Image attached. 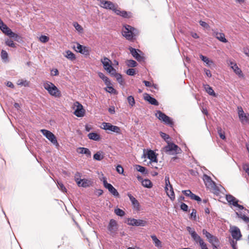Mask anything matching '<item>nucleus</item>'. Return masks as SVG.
<instances>
[{
    "label": "nucleus",
    "mask_w": 249,
    "mask_h": 249,
    "mask_svg": "<svg viewBox=\"0 0 249 249\" xmlns=\"http://www.w3.org/2000/svg\"><path fill=\"white\" fill-rule=\"evenodd\" d=\"M43 86L51 96L56 98H59L61 96V91L53 83L46 81L44 82Z\"/></svg>",
    "instance_id": "1"
},
{
    "label": "nucleus",
    "mask_w": 249,
    "mask_h": 249,
    "mask_svg": "<svg viewBox=\"0 0 249 249\" xmlns=\"http://www.w3.org/2000/svg\"><path fill=\"white\" fill-rule=\"evenodd\" d=\"M162 151L169 155H177L181 152V149L173 142H168L167 145L164 146Z\"/></svg>",
    "instance_id": "2"
},
{
    "label": "nucleus",
    "mask_w": 249,
    "mask_h": 249,
    "mask_svg": "<svg viewBox=\"0 0 249 249\" xmlns=\"http://www.w3.org/2000/svg\"><path fill=\"white\" fill-rule=\"evenodd\" d=\"M124 27V30L123 31V35L127 40H132L133 37L136 36L138 33V30L136 29L129 25H125Z\"/></svg>",
    "instance_id": "3"
},
{
    "label": "nucleus",
    "mask_w": 249,
    "mask_h": 249,
    "mask_svg": "<svg viewBox=\"0 0 249 249\" xmlns=\"http://www.w3.org/2000/svg\"><path fill=\"white\" fill-rule=\"evenodd\" d=\"M155 116L165 124L170 126H172L174 125V123L171 118L161 111L157 110L155 113Z\"/></svg>",
    "instance_id": "4"
},
{
    "label": "nucleus",
    "mask_w": 249,
    "mask_h": 249,
    "mask_svg": "<svg viewBox=\"0 0 249 249\" xmlns=\"http://www.w3.org/2000/svg\"><path fill=\"white\" fill-rule=\"evenodd\" d=\"M42 134L56 147L59 146L55 136L51 131L46 129H41Z\"/></svg>",
    "instance_id": "5"
},
{
    "label": "nucleus",
    "mask_w": 249,
    "mask_h": 249,
    "mask_svg": "<svg viewBox=\"0 0 249 249\" xmlns=\"http://www.w3.org/2000/svg\"><path fill=\"white\" fill-rule=\"evenodd\" d=\"M101 128L106 131H110L118 134H121V130L119 127L113 125L109 123L103 122L101 124Z\"/></svg>",
    "instance_id": "6"
},
{
    "label": "nucleus",
    "mask_w": 249,
    "mask_h": 249,
    "mask_svg": "<svg viewBox=\"0 0 249 249\" xmlns=\"http://www.w3.org/2000/svg\"><path fill=\"white\" fill-rule=\"evenodd\" d=\"M237 110L239 119L241 124H249V114L245 113L240 106L237 107Z\"/></svg>",
    "instance_id": "7"
},
{
    "label": "nucleus",
    "mask_w": 249,
    "mask_h": 249,
    "mask_svg": "<svg viewBox=\"0 0 249 249\" xmlns=\"http://www.w3.org/2000/svg\"><path fill=\"white\" fill-rule=\"evenodd\" d=\"M203 179L207 188L212 189L215 192L219 191L218 187L210 177L204 174Z\"/></svg>",
    "instance_id": "8"
},
{
    "label": "nucleus",
    "mask_w": 249,
    "mask_h": 249,
    "mask_svg": "<svg viewBox=\"0 0 249 249\" xmlns=\"http://www.w3.org/2000/svg\"><path fill=\"white\" fill-rule=\"evenodd\" d=\"M118 227L117 221L113 219H110L107 226L108 233L112 236L115 235L117 233Z\"/></svg>",
    "instance_id": "9"
},
{
    "label": "nucleus",
    "mask_w": 249,
    "mask_h": 249,
    "mask_svg": "<svg viewBox=\"0 0 249 249\" xmlns=\"http://www.w3.org/2000/svg\"><path fill=\"white\" fill-rule=\"evenodd\" d=\"M104 69L109 73L114 71L115 69L111 65V60L106 57L101 59Z\"/></svg>",
    "instance_id": "10"
},
{
    "label": "nucleus",
    "mask_w": 249,
    "mask_h": 249,
    "mask_svg": "<svg viewBox=\"0 0 249 249\" xmlns=\"http://www.w3.org/2000/svg\"><path fill=\"white\" fill-rule=\"evenodd\" d=\"M103 184L104 187L108 189V191L114 196L119 197V194L117 190L110 183H107L105 178H103Z\"/></svg>",
    "instance_id": "11"
},
{
    "label": "nucleus",
    "mask_w": 249,
    "mask_h": 249,
    "mask_svg": "<svg viewBox=\"0 0 249 249\" xmlns=\"http://www.w3.org/2000/svg\"><path fill=\"white\" fill-rule=\"evenodd\" d=\"M101 6L105 9L112 10L114 12L117 8L118 5L114 4L110 1H106L105 0H100Z\"/></svg>",
    "instance_id": "12"
},
{
    "label": "nucleus",
    "mask_w": 249,
    "mask_h": 249,
    "mask_svg": "<svg viewBox=\"0 0 249 249\" xmlns=\"http://www.w3.org/2000/svg\"><path fill=\"white\" fill-rule=\"evenodd\" d=\"M74 105L76 107V109L74 111V114L78 117H83L85 114V110L83 106L78 102H76Z\"/></svg>",
    "instance_id": "13"
},
{
    "label": "nucleus",
    "mask_w": 249,
    "mask_h": 249,
    "mask_svg": "<svg viewBox=\"0 0 249 249\" xmlns=\"http://www.w3.org/2000/svg\"><path fill=\"white\" fill-rule=\"evenodd\" d=\"M127 224L129 225L135 226L144 227L147 224V221L141 219H136L134 218H128Z\"/></svg>",
    "instance_id": "14"
},
{
    "label": "nucleus",
    "mask_w": 249,
    "mask_h": 249,
    "mask_svg": "<svg viewBox=\"0 0 249 249\" xmlns=\"http://www.w3.org/2000/svg\"><path fill=\"white\" fill-rule=\"evenodd\" d=\"M186 229L191 235L193 240L196 243H198L199 244L200 243L203 241L201 237L198 235L197 233L190 227H187Z\"/></svg>",
    "instance_id": "15"
},
{
    "label": "nucleus",
    "mask_w": 249,
    "mask_h": 249,
    "mask_svg": "<svg viewBox=\"0 0 249 249\" xmlns=\"http://www.w3.org/2000/svg\"><path fill=\"white\" fill-rule=\"evenodd\" d=\"M202 233L204 235H205L206 237L208 240V241L212 244V245L213 244H219V242L218 239L216 237L211 234L206 230L203 229L202 230Z\"/></svg>",
    "instance_id": "16"
},
{
    "label": "nucleus",
    "mask_w": 249,
    "mask_h": 249,
    "mask_svg": "<svg viewBox=\"0 0 249 249\" xmlns=\"http://www.w3.org/2000/svg\"><path fill=\"white\" fill-rule=\"evenodd\" d=\"M231 233L232 238L236 240H240L242 234L240 229L236 226H233L231 228Z\"/></svg>",
    "instance_id": "17"
},
{
    "label": "nucleus",
    "mask_w": 249,
    "mask_h": 249,
    "mask_svg": "<svg viewBox=\"0 0 249 249\" xmlns=\"http://www.w3.org/2000/svg\"><path fill=\"white\" fill-rule=\"evenodd\" d=\"M74 48L75 49L76 52L81 54H83L85 55H88L89 54V48L86 46H83L78 43H77L76 47L74 46Z\"/></svg>",
    "instance_id": "18"
},
{
    "label": "nucleus",
    "mask_w": 249,
    "mask_h": 249,
    "mask_svg": "<svg viewBox=\"0 0 249 249\" xmlns=\"http://www.w3.org/2000/svg\"><path fill=\"white\" fill-rule=\"evenodd\" d=\"M129 50L131 53L132 55L138 61H142L143 60V57L142 56L138 53L142 52L139 50H136L132 47H129Z\"/></svg>",
    "instance_id": "19"
},
{
    "label": "nucleus",
    "mask_w": 249,
    "mask_h": 249,
    "mask_svg": "<svg viewBox=\"0 0 249 249\" xmlns=\"http://www.w3.org/2000/svg\"><path fill=\"white\" fill-rule=\"evenodd\" d=\"M75 181L79 187H88L91 185V181L87 179H75Z\"/></svg>",
    "instance_id": "20"
},
{
    "label": "nucleus",
    "mask_w": 249,
    "mask_h": 249,
    "mask_svg": "<svg viewBox=\"0 0 249 249\" xmlns=\"http://www.w3.org/2000/svg\"><path fill=\"white\" fill-rule=\"evenodd\" d=\"M147 158L150 160V162H157L158 159L156 153L151 150L148 151L147 153Z\"/></svg>",
    "instance_id": "21"
},
{
    "label": "nucleus",
    "mask_w": 249,
    "mask_h": 249,
    "mask_svg": "<svg viewBox=\"0 0 249 249\" xmlns=\"http://www.w3.org/2000/svg\"><path fill=\"white\" fill-rule=\"evenodd\" d=\"M214 36L219 41L223 43H226L228 40L225 38V36L224 33H219L217 31H214L213 32Z\"/></svg>",
    "instance_id": "22"
},
{
    "label": "nucleus",
    "mask_w": 249,
    "mask_h": 249,
    "mask_svg": "<svg viewBox=\"0 0 249 249\" xmlns=\"http://www.w3.org/2000/svg\"><path fill=\"white\" fill-rule=\"evenodd\" d=\"M114 13L120 16H121L124 18H130L131 17V13L130 12H127L125 11H121L120 9H116Z\"/></svg>",
    "instance_id": "23"
},
{
    "label": "nucleus",
    "mask_w": 249,
    "mask_h": 249,
    "mask_svg": "<svg viewBox=\"0 0 249 249\" xmlns=\"http://www.w3.org/2000/svg\"><path fill=\"white\" fill-rule=\"evenodd\" d=\"M77 153L85 154L87 157H91V152L88 148L85 147H78L76 149Z\"/></svg>",
    "instance_id": "24"
},
{
    "label": "nucleus",
    "mask_w": 249,
    "mask_h": 249,
    "mask_svg": "<svg viewBox=\"0 0 249 249\" xmlns=\"http://www.w3.org/2000/svg\"><path fill=\"white\" fill-rule=\"evenodd\" d=\"M144 98L146 101H148L150 104H151L152 105H159V102L157 101V100L155 98L151 96L148 94H146V95L144 96Z\"/></svg>",
    "instance_id": "25"
},
{
    "label": "nucleus",
    "mask_w": 249,
    "mask_h": 249,
    "mask_svg": "<svg viewBox=\"0 0 249 249\" xmlns=\"http://www.w3.org/2000/svg\"><path fill=\"white\" fill-rule=\"evenodd\" d=\"M128 197L129 198L130 200L131 201L132 205L138 210L139 209L140 204L138 201L130 194L128 193L127 194Z\"/></svg>",
    "instance_id": "26"
},
{
    "label": "nucleus",
    "mask_w": 249,
    "mask_h": 249,
    "mask_svg": "<svg viewBox=\"0 0 249 249\" xmlns=\"http://www.w3.org/2000/svg\"><path fill=\"white\" fill-rule=\"evenodd\" d=\"M98 75L101 79H102L104 81L105 84L107 86L111 85V83L110 82V81L109 80L108 78L103 73L101 72H98Z\"/></svg>",
    "instance_id": "27"
},
{
    "label": "nucleus",
    "mask_w": 249,
    "mask_h": 249,
    "mask_svg": "<svg viewBox=\"0 0 249 249\" xmlns=\"http://www.w3.org/2000/svg\"><path fill=\"white\" fill-rule=\"evenodd\" d=\"M151 237L155 244V246L159 249H161L162 247L161 242L159 240L155 235H151Z\"/></svg>",
    "instance_id": "28"
},
{
    "label": "nucleus",
    "mask_w": 249,
    "mask_h": 249,
    "mask_svg": "<svg viewBox=\"0 0 249 249\" xmlns=\"http://www.w3.org/2000/svg\"><path fill=\"white\" fill-rule=\"evenodd\" d=\"M199 57L201 60L205 63L208 66L210 67L211 65H213V61L210 60L207 57L204 56L202 54H200Z\"/></svg>",
    "instance_id": "29"
},
{
    "label": "nucleus",
    "mask_w": 249,
    "mask_h": 249,
    "mask_svg": "<svg viewBox=\"0 0 249 249\" xmlns=\"http://www.w3.org/2000/svg\"><path fill=\"white\" fill-rule=\"evenodd\" d=\"M226 198L227 201L230 204L233 206V204H234L235 202H238V200H237L235 197L232 196L231 195H227L226 196Z\"/></svg>",
    "instance_id": "30"
},
{
    "label": "nucleus",
    "mask_w": 249,
    "mask_h": 249,
    "mask_svg": "<svg viewBox=\"0 0 249 249\" xmlns=\"http://www.w3.org/2000/svg\"><path fill=\"white\" fill-rule=\"evenodd\" d=\"M64 55L66 57L71 61L74 60L76 58L75 54L70 50L65 51Z\"/></svg>",
    "instance_id": "31"
},
{
    "label": "nucleus",
    "mask_w": 249,
    "mask_h": 249,
    "mask_svg": "<svg viewBox=\"0 0 249 249\" xmlns=\"http://www.w3.org/2000/svg\"><path fill=\"white\" fill-rule=\"evenodd\" d=\"M88 138L90 140H93L94 141H99L100 139V137L99 135L95 132L89 133L88 135Z\"/></svg>",
    "instance_id": "32"
},
{
    "label": "nucleus",
    "mask_w": 249,
    "mask_h": 249,
    "mask_svg": "<svg viewBox=\"0 0 249 249\" xmlns=\"http://www.w3.org/2000/svg\"><path fill=\"white\" fill-rule=\"evenodd\" d=\"M205 89L206 91L210 95L213 96L214 97L216 96V94L212 88L210 87L209 85H205Z\"/></svg>",
    "instance_id": "33"
},
{
    "label": "nucleus",
    "mask_w": 249,
    "mask_h": 249,
    "mask_svg": "<svg viewBox=\"0 0 249 249\" xmlns=\"http://www.w3.org/2000/svg\"><path fill=\"white\" fill-rule=\"evenodd\" d=\"M103 153L102 151H99L97 152L95 154L93 155V159L98 161H100L104 158V155L102 154Z\"/></svg>",
    "instance_id": "34"
},
{
    "label": "nucleus",
    "mask_w": 249,
    "mask_h": 249,
    "mask_svg": "<svg viewBox=\"0 0 249 249\" xmlns=\"http://www.w3.org/2000/svg\"><path fill=\"white\" fill-rule=\"evenodd\" d=\"M142 184L143 186L147 188H151L152 187V183L148 179H145L142 181Z\"/></svg>",
    "instance_id": "35"
},
{
    "label": "nucleus",
    "mask_w": 249,
    "mask_h": 249,
    "mask_svg": "<svg viewBox=\"0 0 249 249\" xmlns=\"http://www.w3.org/2000/svg\"><path fill=\"white\" fill-rule=\"evenodd\" d=\"M167 195L172 200H174L175 199V195L172 186H170L169 190L167 193Z\"/></svg>",
    "instance_id": "36"
},
{
    "label": "nucleus",
    "mask_w": 249,
    "mask_h": 249,
    "mask_svg": "<svg viewBox=\"0 0 249 249\" xmlns=\"http://www.w3.org/2000/svg\"><path fill=\"white\" fill-rule=\"evenodd\" d=\"M136 169L138 171H139L142 174H147V171L146 169V168L143 166H142L141 165H136Z\"/></svg>",
    "instance_id": "37"
},
{
    "label": "nucleus",
    "mask_w": 249,
    "mask_h": 249,
    "mask_svg": "<svg viewBox=\"0 0 249 249\" xmlns=\"http://www.w3.org/2000/svg\"><path fill=\"white\" fill-rule=\"evenodd\" d=\"M237 215L239 218L243 219L246 223H248L249 222V217L246 216L244 214L242 213H236Z\"/></svg>",
    "instance_id": "38"
},
{
    "label": "nucleus",
    "mask_w": 249,
    "mask_h": 249,
    "mask_svg": "<svg viewBox=\"0 0 249 249\" xmlns=\"http://www.w3.org/2000/svg\"><path fill=\"white\" fill-rule=\"evenodd\" d=\"M9 34H10L8 35V36L10 38H13L16 41H18V40L21 38L20 36L18 35L13 32L12 31H11Z\"/></svg>",
    "instance_id": "39"
},
{
    "label": "nucleus",
    "mask_w": 249,
    "mask_h": 249,
    "mask_svg": "<svg viewBox=\"0 0 249 249\" xmlns=\"http://www.w3.org/2000/svg\"><path fill=\"white\" fill-rule=\"evenodd\" d=\"M1 31L6 35H9L12 30L5 24L2 28L0 29Z\"/></svg>",
    "instance_id": "40"
},
{
    "label": "nucleus",
    "mask_w": 249,
    "mask_h": 249,
    "mask_svg": "<svg viewBox=\"0 0 249 249\" xmlns=\"http://www.w3.org/2000/svg\"><path fill=\"white\" fill-rule=\"evenodd\" d=\"M5 44L7 46L12 47V48H16V44L13 41L10 39H6L5 40Z\"/></svg>",
    "instance_id": "41"
},
{
    "label": "nucleus",
    "mask_w": 249,
    "mask_h": 249,
    "mask_svg": "<svg viewBox=\"0 0 249 249\" xmlns=\"http://www.w3.org/2000/svg\"><path fill=\"white\" fill-rule=\"evenodd\" d=\"M114 213H115L120 216H123L125 214V212L122 210V209H120L119 208H116L114 210Z\"/></svg>",
    "instance_id": "42"
},
{
    "label": "nucleus",
    "mask_w": 249,
    "mask_h": 249,
    "mask_svg": "<svg viewBox=\"0 0 249 249\" xmlns=\"http://www.w3.org/2000/svg\"><path fill=\"white\" fill-rule=\"evenodd\" d=\"M217 132L220 138L221 139H225L226 137L225 135V132L222 130L221 127H219L217 128Z\"/></svg>",
    "instance_id": "43"
},
{
    "label": "nucleus",
    "mask_w": 249,
    "mask_h": 249,
    "mask_svg": "<svg viewBox=\"0 0 249 249\" xmlns=\"http://www.w3.org/2000/svg\"><path fill=\"white\" fill-rule=\"evenodd\" d=\"M127 99L129 106L133 107L135 104L134 98L132 96H129Z\"/></svg>",
    "instance_id": "44"
},
{
    "label": "nucleus",
    "mask_w": 249,
    "mask_h": 249,
    "mask_svg": "<svg viewBox=\"0 0 249 249\" xmlns=\"http://www.w3.org/2000/svg\"><path fill=\"white\" fill-rule=\"evenodd\" d=\"M126 64L128 67H135L137 66V63L135 60L130 59L127 61Z\"/></svg>",
    "instance_id": "45"
},
{
    "label": "nucleus",
    "mask_w": 249,
    "mask_h": 249,
    "mask_svg": "<svg viewBox=\"0 0 249 249\" xmlns=\"http://www.w3.org/2000/svg\"><path fill=\"white\" fill-rule=\"evenodd\" d=\"M1 59L4 61H6L8 59V53L6 51L2 50L1 52Z\"/></svg>",
    "instance_id": "46"
},
{
    "label": "nucleus",
    "mask_w": 249,
    "mask_h": 249,
    "mask_svg": "<svg viewBox=\"0 0 249 249\" xmlns=\"http://www.w3.org/2000/svg\"><path fill=\"white\" fill-rule=\"evenodd\" d=\"M160 135L162 137V138H163L166 141L167 143H168V142H170V137L168 135L166 134L164 132H160Z\"/></svg>",
    "instance_id": "47"
},
{
    "label": "nucleus",
    "mask_w": 249,
    "mask_h": 249,
    "mask_svg": "<svg viewBox=\"0 0 249 249\" xmlns=\"http://www.w3.org/2000/svg\"><path fill=\"white\" fill-rule=\"evenodd\" d=\"M57 185L58 188L63 192H66L67 189L61 182L57 181Z\"/></svg>",
    "instance_id": "48"
},
{
    "label": "nucleus",
    "mask_w": 249,
    "mask_h": 249,
    "mask_svg": "<svg viewBox=\"0 0 249 249\" xmlns=\"http://www.w3.org/2000/svg\"><path fill=\"white\" fill-rule=\"evenodd\" d=\"M73 26L75 27V29L77 30L79 32H82L83 30L82 26L79 25L77 22L73 23Z\"/></svg>",
    "instance_id": "49"
},
{
    "label": "nucleus",
    "mask_w": 249,
    "mask_h": 249,
    "mask_svg": "<svg viewBox=\"0 0 249 249\" xmlns=\"http://www.w3.org/2000/svg\"><path fill=\"white\" fill-rule=\"evenodd\" d=\"M232 69H233L234 72L236 73V74L240 75L242 73L241 70L238 67L236 64H234L233 66L232 67Z\"/></svg>",
    "instance_id": "50"
},
{
    "label": "nucleus",
    "mask_w": 249,
    "mask_h": 249,
    "mask_svg": "<svg viewBox=\"0 0 249 249\" xmlns=\"http://www.w3.org/2000/svg\"><path fill=\"white\" fill-rule=\"evenodd\" d=\"M49 39V37L44 35H42L39 37V40L43 43H46L48 42Z\"/></svg>",
    "instance_id": "51"
},
{
    "label": "nucleus",
    "mask_w": 249,
    "mask_h": 249,
    "mask_svg": "<svg viewBox=\"0 0 249 249\" xmlns=\"http://www.w3.org/2000/svg\"><path fill=\"white\" fill-rule=\"evenodd\" d=\"M110 74L111 75L114 76L116 80L122 76L121 74L116 72L115 69L114 71H112Z\"/></svg>",
    "instance_id": "52"
},
{
    "label": "nucleus",
    "mask_w": 249,
    "mask_h": 249,
    "mask_svg": "<svg viewBox=\"0 0 249 249\" xmlns=\"http://www.w3.org/2000/svg\"><path fill=\"white\" fill-rule=\"evenodd\" d=\"M190 198L193 199V200H196L197 202H199V201H201V198L199 196H196V195L195 194H194L193 193L192 194Z\"/></svg>",
    "instance_id": "53"
},
{
    "label": "nucleus",
    "mask_w": 249,
    "mask_h": 249,
    "mask_svg": "<svg viewBox=\"0 0 249 249\" xmlns=\"http://www.w3.org/2000/svg\"><path fill=\"white\" fill-rule=\"evenodd\" d=\"M165 186H168L170 188V186H172V185L171 184L170 180H169V177L168 176H166L165 177Z\"/></svg>",
    "instance_id": "54"
},
{
    "label": "nucleus",
    "mask_w": 249,
    "mask_h": 249,
    "mask_svg": "<svg viewBox=\"0 0 249 249\" xmlns=\"http://www.w3.org/2000/svg\"><path fill=\"white\" fill-rule=\"evenodd\" d=\"M126 74L130 76L135 74V71L134 69H129L126 71Z\"/></svg>",
    "instance_id": "55"
},
{
    "label": "nucleus",
    "mask_w": 249,
    "mask_h": 249,
    "mask_svg": "<svg viewBox=\"0 0 249 249\" xmlns=\"http://www.w3.org/2000/svg\"><path fill=\"white\" fill-rule=\"evenodd\" d=\"M182 193L185 195L186 196H189L191 198V196L193 194V193L190 190H183L182 191Z\"/></svg>",
    "instance_id": "56"
},
{
    "label": "nucleus",
    "mask_w": 249,
    "mask_h": 249,
    "mask_svg": "<svg viewBox=\"0 0 249 249\" xmlns=\"http://www.w3.org/2000/svg\"><path fill=\"white\" fill-rule=\"evenodd\" d=\"M180 209L184 212H187L188 206L184 203H181L180 205Z\"/></svg>",
    "instance_id": "57"
},
{
    "label": "nucleus",
    "mask_w": 249,
    "mask_h": 249,
    "mask_svg": "<svg viewBox=\"0 0 249 249\" xmlns=\"http://www.w3.org/2000/svg\"><path fill=\"white\" fill-rule=\"evenodd\" d=\"M117 172L120 174H122L124 173V169L122 166L120 165H118L116 167Z\"/></svg>",
    "instance_id": "58"
},
{
    "label": "nucleus",
    "mask_w": 249,
    "mask_h": 249,
    "mask_svg": "<svg viewBox=\"0 0 249 249\" xmlns=\"http://www.w3.org/2000/svg\"><path fill=\"white\" fill-rule=\"evenodd\" d=\"M199 24L202 26L203 27H204V28H206V29H208L209 28V25H208V24L207 23H206V22L205 21H202V20H200L199 21Z\"/></svg>",
    "instance_id": "59"
},
{
    "label": "nucleus",
    "mask_w": 249,
    "mask_h": 249,
    "mask_svg": "<svg viewBox=\"0 0 249 249\" xmlns=\"http://www.w3.org/2000/svg\"><path fill=\"white\" fill-rule=\"evenodd\" d=\"M18 84L20 86H27L28 85V83L27 81H23L22 80H18Z\"/></svg>",
    "instance_id": "60"
},
{
    "label": "nucleus",
    "mask_w": 249,
    "mask_h": 249,
    "mask_svg": "<svg viewBox=\"0 0 249 249\" xmlns=\"http://www.w3.org/2000/svg\"><path fill=\"white\" fill-rule=\"evenodd\" d=\"M196 210L195 209H193L192 212L190 214L191 218H193L194 220H196Z\"/></svg>",
    "instance_id": "61"
},
{
    "label": "nucleus",
    "mask_w": 249,
    "mask_h": 249,
    "mask_svg": "<svg viewBox=\"0 0 249 249\" xmlns=\"http://www.w3.org/2000/svg\"><path fill=\"white\" fill-rule=\"evenodd\" d=\"M107 88L108 89V90H107V92L111 93H115L116 92V90L111 86H107Z\"/></svg>",
    "instance_id": "62"
},
{
    "label": "nucleus",
    "mask_w": 249,
    "mask_h": 249,
    "mask_svg": "<svg viewBox=\"0 0 249 249\" xmlns=\"http://www.w3.org/2000/svg\"><path fill=\"white\" fill-rule=\"evenodd\" d=\"M199 246L200 247L201 249H204L207 248V244L204 242V241H202L199 243Z\"/></svg>",
    "instance_id": "63"
},
{
    "label": "nucleus",
    "mask_w": 249,
    "mask_h": 249,
    "mask_svg": "<svg viewBox=\"0 0 249 249\" xmlns=\"http://www.w3.org/2000/svg\"><path fill=\"white\" fill-rule=\"evenodd\" d=\"M230 243H231L233 249H236V244H237L236 241H234V240H232L230 242Z\"/></svg>",
    "instance_id": "64"
}]
</instances>
